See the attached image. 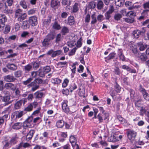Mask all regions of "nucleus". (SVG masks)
Here are the masks:
<instances>
[{"label": "nucleus", "mask_w": 149, "mask_h": 149, "mask_svg": "<svg viewBox=\"0 0 149 149\" xmlns=\"http://www.w3.org/2000/svg\"><path fill=\"white\" fill-rule=\"evenodd\" d=\"M137 134L136 132L134 130H128L127 131V137L128 139L131 141L134 140Z\"/></svg>", "instance_id": "f257e3e1"}, {"label": "nucleus", "mask_w": 149, "mask_h": 149, "mask_svg": "<svg viewBox=\"0 0 149 149\" xmlns=\"http://www.w3.org/2000/svg\"><path fill=\"white\" fill-rule=\"evenodd\" d=\"M32 117H29L24 123V127L31 128L34 126L35 124H33Z\"/></svg>", "instance_id": "f03ea898"}, {"label": "nucleus", "mask_w": 149, "mask_h": 149, "mask_svg": "<svg viewBox=\"0 0 149 149\" xmlns=\"http://www.w3.org/2000/svg\"><path fill=\"white\" fill-rule=\"evenodd\" d=\"M109 117V114L107 112L99 113L98 114V119L99 121V123H102L103 120L108 119Z\"/></svg>", "instance_id": "7ed1b4c3"}, {"label": "nucleus", "mask_w": 149, "mask_h": 149, "mask_svg": "<svg viewBox=\"0 0 149 149\" xmlns=\"http://www.w3.org/2000/svg\"><path fill=\"white\" fill-rule=\"evenodd\" d=\"M62 51L61 50H57L54 51L51 49L48 51L47 54L48 55H52L51 56L52 58H54L56 56H58L61 54Z\"/></svg>", "instance_id": "20e7f679"}, {"label": "nucleus", "mask_w": 149, "mask_h": 149, "mask_svg": "<svg viewBox=\"0 0 149 149\" xmlns=\"http://www.w3.org/2000/svg\"><path fill=\"white\" fill-rule=\"evenodd\" d=\"M27 87L29 88H31V91H32L33 92L38 88L39 86L38 84L35 82V81H33L28 84L27 86Z\"/></svg>", "instance_id": "39448f33"}, {"label": "nucleus", "mask_w": 149, "mask_h": 149, "mask_svg": "<svg viewBox=\"0 0 149 149\" xmlns=\"http://www.w3.org/2000/svg\"><path fill=\"white\" fill-rule=\"evenodd\" d=\"M146 32V30L143 28H142L141 30H136L134 31L133 34L134 37L136 38H139V35L144 34Z\"/></svg>", "instance_id": "423d86ee"}, {"label": "nucleus", "mask_w": 149, "mask_h": 149, "mask_svg": "<svg viewBox=\"0 0 149 149\" xmlns=\"http://www.w3.org/2000/svg\"><path fill=\"white\" fill-rule=\"evenodd\" d=\"M57 115L59 117L60 120H58L56 122V126L58 128H62L64 125V121L62 120L63 118L60 114H57Z\"/></svg>", "instance_id": "0eeeda50"}, {"label": "nucleus", "mask_w": 149, "mask_h": 149, "mask_svg": "<svg viewBox=\"0 0 149 149\" xmlns=\"http://www.w3.org/2000/svg\"><path fill=\"white\" fill-rule=\"evenodd\" d=\"M138 59L143 62L146 61L148 58L146 54L144 53H139L137 56Z\"/></svg>", "instance_id": "6e6552de"}, {"label": "nucleus", "mask_w": 149, "mask_h": 149, "mask_svg": "<svg viewBox=\"0 0 149 149\" xmlns=\"http://www.w3.org/2000/svg\"><path fill=\"white\" fill-rule=\"evenodd\" d=\"M82 39L81 38H80L77 41V43H74L73 42H71L68 44V46L70 47H72L74 46L75 45H76V47L77 49L78 48L80 47L82 45V43L81 42Z\"/></svg>", "instance_id": "1a4fd4ad"}, {"label": "nucleus", "mask_w": 149, "mask_h": 149, "mask_svg": "<svg viewBox=\"0 0 149 149\" xmlns=\"http://www.w3.org/2000/svg\"><path fill=\"white\" fill-rule=\"evenodd\" d=\"M68 101L66 100H64L62 103V109L63 112L68 113L69 111V108L68 106Z\"/></svg>", "instance_id": "9d476101"}, {"label": "nucleus", "mask_w": 149, "mask_h": 149, "mask_svg": "<svg viewBox=\"0 0 149 149\" xmlns=\"http://www.w3.org/2000/svg\"><path fill=\"white\" fill-rule=\"evenodd\" d=\"M140 109H138L140 111L139 115L140 116H143L144 114H145L146 112H147L148 109V107L146 106H142Z\"/></svg>", "instance_id": "9b49d317"}, {"label": "nucleus", "mask_w": 149, "mask_h": 149, "mask_svg": "<svg viewBox=\"0 0 149 149\" xmlns=\"http://www.w3.org/2000/svg\"><path fill=\"white\" fill-rule=\"evenodd\" d=\"M80 7V3L78 2H76L72 6L71 12L75 13L77 12Z\"/></svg>", "instance_id": "f8f14e48"}, {"label": "nucleus", "mask_w": 149, "mask_h": 149, "mask_svg": "<svg viewBox=\"0 0 149 149\" xmlns=\"http://www.w3.org/2000/svg\"><path fill=\"white\" fill-rule=\"evenodd\" d=\"M29 22L33 26H35L37 23V17L34 16L30 17Z\"/></svg>", "instance_id": "ddd939ff"}, {"label": "nucleus", "mask_w": 149, "mask_h": 149, "mask_svg": "<svg viewBox=\"0 0 149 149\" xmlns=\"http://www.w3.org/2000/svg\"><path fill=\"white\" fill-rule=\"evenodd\" d=\"M4 79L5 81L8 82H13L16 79V78L11 75H8L4 76Z\"/></svg>", "instance_id": "4468645a"}, {"label": "nucleus", "mask_w": 149, "mask_h": 149, "mask_svg": "<svg viewBox=\"0 0 149 149\" xmlns=\"http://www.w3.org/2000/svg\"><path fill=\"white\" fill-rule=\"evenodd\" d=\"M24 114V112L23 111H17L14 113L13 117H15L16 119L19 118H21Z\"/></svg>", "instance_id": "2eb2a0df"}, {"label": "nucleus", "mask_w": 149, "mask_h": 149, "mask_svg": "<svg viewBox=\"0 0 149 149\" xmlns=\"http://www.w3.org/2000/svg\"><path fill=\"white\" fill-rule=\"evenodd\" d=\"M5 87L7 89H11L13 91L15 90L16 88V86L15 85L10 83L6 84Z\"/></svg>", "instance_id": "dca6fc26"}, {"label": "nucleus", "mask_w": 149, "mask_h": 149, "mask_svg": "<svg viewBox=\"0 0 149 149\" xmlns=\"http://www.w3.org/2000/svg\"><path fill=\"white\" fill-rule=\"evenodd\" d=\"M137 45L140 51L144 50L147 47V45L145 44H143V42H140L137 43Z\"/></svg>", "instance_id": "f3484780"}, {"label": "nucleus", "mask_w": 149, "mask_h": 149, "mask_svg": "<svg viewBox=\"0 0 149 149\" xmlns=\"http://www.w3.org/2000/svg\"><path fill=\"white\" fill-rule=\"evenodd\" d=\"M113 6H112L105 14V16L107 19H109L111 17V14L113 12Z\"/></svg>", "instance_id": "a211bd4d"}, {"label": "nucleus", "mask_w": 149, "mask_h": 149, "mask_svg": "<svg viewBox=\"0 0 149 149\" xmlns=\"http://www.w3.org/2000/svg\"><path fill=\"white\" fill-rule=\"evenodd\" d=\"M22 126V123L17 122L14 124L12 127L13 129L15 130H18L21 128Z\"/></svg>", "instance_id": "6ab92c4d"}, {"label": "nucleus", "mask_w": 149, "mask_h": 149, "mask_svg": "<svg viewBox=\"0 0 149 149\" xmlns=\"http://www.w3.org/2000/svg\"><path fill=\"white\" fill-rule=\"evenodd\" d=\"M35 132V131L33 130H30L29 132L27 134L26 136V141H28L30 140L32 138Z\"/></svg>", "instance_id": "aec40b11"}, {"label": "nucleus", "mask_w": 149, "mask_h": 149, "mask_svg": "<svg viewBox=\"0 0 149 149\" xmlns=\"http://www.w3.org/2000/svg\"><path fill=\"white\" fill-rule=\"evenodd\" d=\"M7 18L4 14H0V24L4 25V24L7 21Z\"/></svg>", "instance_id": "412c9836"}, {"label": "nucleus", "mask_w": 149, "mask_h": 149, "mask_svg": "<svg viewBox=\"0 0 149 149\" xmlns=\"http://www.w3.org/2000/svg\"><path fill=\"white\" fill-rule=\"evenodd\" d=\"M108 140L109 142H115L119 140L118 137L116 136L111 135L109 137Z\"/></svg>", "instance_id": "4be33fe9"}, {"label": "nucleus", "mask_w": 149, "mask_h": 149, "mask_svg": "<svg viewBox=\"0 0 149 149\" xmlns=\"http://www.w3.org/2000/svg\"><path fill=\"white\" fill-rule=\"evenodd\" d=\"M1 99L2 101L5 102L4 104L5 106L7 105L10 103L9 102L10 97L8 96L1 97Z\"/></svg>", "instance_id": "5701e85b"}, {"label": "nucleus", "mask_w": 149, "mask_h": 149, "mask_svg": "<svg viewBox=\"0 0 149 149\" xmlns=\"http://www.w3.org/2000/svg\"><path fill=\"white\" fill-rule=\"evenodd\" d=\"M27 16V15L26 13H24L22 14L21 15H19V16H18L16 18H17V20L18 21L22 22L25 19Z\"/></svg>", "instance_id": "b1692460"}, {"label": "nucleus", "mask_w": 149, "mask_h": 149, "mask_svg": "<svg viewBox=\"0 0 149 149\" xmlns=\"http://www.w3.org/2000/svg\"><path fill=\"white\" fill-rule=\"evenodd\" d=\"M7 66L8 68L13 71L17 69V66L13 63L9 64Z\"/></svg>", "instance_id": "393cba45"}, {"label": "nucleus", "mask_w": 149, "mask_h": 149, "mask_svg": "<svg viewBox=\"0 0 149 149\" xmlns=\"http://www.w3.org/2000/svg\"><path fill=\"white\" fill-rule=\"evenodd\" d=\"M24 13L23 12V11L22 9H18L15 10V18L18 16H19V15H22V14Z\"/></svg>", "instance_id": "a878e982"}, {"label": "nucleus", "mask_w": 149, "mask_h": 149, "mask_svg": "<svg viewBox=\"0 0 149 149\" xmlns=\"http://www.w3.org/2000/svg\"><path fill=\"white\" fill-rule=\"evenodd\" d=\"M71 143L72 146L73 147L76 144V139L74 136H71L69 139Z\"/></svg>", "instance_id": "bb28decb"}, {"label": "nucleus", "mask_w": 149, "mask_h": 149, "mask_svg": "<svg viewBox=\"0 0 149 149\" xmlns=\"http://www.w3.org/2000/svg\"><path fill=\"white\" fill-rule=\"evenodd\" d=\"M137 47V45H132L130 47V49L134 54H137L138 53Z\"/></svg>", "instance_id": "cd10ccee"}, {"label": "nucleus", "mask_w": 149, "mask_h": 149, "mask_svg": "<svg viewBox=\"0 0 149 149\" xmlns=\"http://www.w3.org/2000/svg\"><path fill=\"white\" fill-rule=\"evenodd\" d=\"M43 95L42 92L37 91L34 93L35 97L36 99H40L41 98Z\"/></svg>", "instance_id": "c85d7f7f"}, {"label": "nucleus", "mask_w": 149, "mask_h": 149, "mask_svg": "<svg viewBox=\"0 0 149 149\" xmlns=\"http://www.w3.org/2000/svg\"><path fill=\"white\" fill-rule=\"evenodd\" d=\"M60 4V1L58 0H52L51 6L52 7H54L59 5Z\"/></svg>", "instance_id": "c756f323"}, {"label": "nucleus", "mask_w": 149, "mask_h": 149, "mask_svg": "<svg viewBox=\"0 0 149 149\" xmlns=\"http://www.w3.org/2000/svg\"><path fill=\"white\" fill-rule=\"evenodd\" d=\"M51 82L54 84H59L61 82V80L58 78H53L51 80Z\"/></svg>", "instance_id": "7c9ffc66"}, {"label": "nucleus", "mask_w": 149, "mask_h": 149, "mask_svg": "<svg viewBox=\"0 0 149 149\" xmlns=\"http://www.w3.org/2000/svg\"><path fill=\"white\" fill-rule=\"evenodd\" d=\"M52 27L54 29L56 30H59L61 29L60 25L56 21H55L53 24Z\"/></svg>", "instance_id": "2f4dec72"}, {"label": "nucleus", "mask_w": 149, "mask_h": 149, "mask_svg": "<svg viewBox=\"0 0 149 149\" xmlns=\"http://www.w3.org/2000/svg\"><path fill=\"white\" fill-rule=\"evenodd\" d=\"M69 30L68 27L65 26H63L62 27L61 33L63 35H65L66 33L69 32Z\"/></svg>", "instance_id": "473e14b6"}, {"label": "nucleus", "mask_w": 149, "mask_h": 149, "mask_svg": "<svg viewBox=\"0 0 149 149\" xmlns=\"http://www.w3.org/2000/svg\"><path fill=\"white\" fill-rule=\"evenodd\" d=\"M32 66L30 64H28L24 66V70L26 72L30 71L32 69Z\"/></svg>", "instance_id": "72a5a7b5"}, {"label": "nucleus", "mask_w": 149, "mask_h": 149, "mask_svg": "<svg viewBox=\"0 0 149 149\" xmlns=\"http://www.w3.org/2000/svg\"><path fill=\"white\" fill-rule=\"evenodd\" d=\"M77 85L74 83H73L69 85V89L70 92H72L77 88Z\"/></svg>", "instance_id": "f704fd0d"}, {"label": "nucleus", "mask_w": 149, "mask_h": 149, "mask_svg": "<svg viewBox=\"0 0 149 149\" xmlns=\"http://www.w3.org/2000/svg\"><path fill=\"white\" fill-rule=\"evenodd\" d=\"M68 22L69 25H72L74 24V17L73 16H70L68 17Z\"/></svg>", "instance_id": "c9c22d12"}, {"label": "nucleus", "mask_w": 149, "mask_h": 149, "mask_svg": "<svg viewBox=\"0 0 149 149\" xmlns=\"http://www.w3.org/2000/svg\"><path fill=\"white\" fill-rule=\"evenodd\" d=\"M5 8V9L3 10V12L4 13L6 14H11L13 13V10H11L9 9L8 8L6 4Z\"/></svg>", "instance_id": "e433bc0d"}, {"label": "nucleus", "mask_w": 149, "mask_h": 149, "mask_svg": "<svg viewBox=\"0 0 149 149\" xmlns=\"http://www.w3.org/2000/svg\"><path fill=\"white\" fill-rule=\"evenodd\" d=\"M45 38L50 41L55 38V35L52 33H50L47 35Z\"/></svg>", "instance_id": "4c0bfd02"}, {"label": "nucleus", "mask_w": 149, "mask_h": 149, "mask_svg": "<svg viewBox=\"0 0 149 149\" xmlns=\"http://www.w3.org/2000/svg\"><path fill=\"white\" fill-rule=\"evenodd\" d=\"M29 25L27 21H24L23 22L22 27L24 29H26L29 28Z\"/></svg>", "instance_id": "58836bf2"}, {"label": "nucleus", "mask_w": 149, "mask_h": 149, "mask_svg": "<svg viewBox=\"0 0 149 149\" xmlns=\"http://www.w3.org/2000/svg\"><path fill=\"white\" fill-rule=\"evenodd\" d=\"M22 71L20 70H19L15 71L14 72L15 76L17 78H19L22 76Z\"/></svg>", "instance_id": "ea45409f"}, {"label": "nucleus", "mask_w": 149, "mask_h": 149, "mask_svg": "<svg viewBox=\"0 0 149 149\" xmlns=\"http://www.w3.org/2000/svg\"><path fill=\"white\" fill-rule=\"evenodd\" d=\"M96 6L95 3L94 1L90 2L87 6V8L89 9H93Z\"/></svg>", "instance_id": "a19ab883"}, {"label": "nucleus", "mask_w": 149, "mask_h": 149, "mask_svg": "<svg viewBox=\"0 0 149 149\" xmlns=\"http://www.w3.org/2000/svg\"><path fill=\"white\" fill-rule=\"evenodd\" d=\"M127 16L131 18H134L136 16V13L133 11H130L127 13Z\"/></svg>", "instance_id": "79ce46f5"}, {"label": "nucleus", "mask_w": 149, "mask_h": 149, "mask_svg": "<svg viewBox=\"0 0 149 149\" xmlns=\"http://www.w3.org/2000/svg\"><path fill=\"white\" fill-rule=\"evenodd\" d=\"M22 104V102L20 100L17 101L15 104V108L16 109H19L21 107Z\"/></svg>", "instance_id": "37998d69"}, {"label": "nucleus", "mask_w": 149, "mask_h": 149, "mask_svg": "<svg viewBox=\"0 0 149 149\" xmlns=\"http://www.w3.org/2000/svg\"><path fill=\"white\" fill-rule=\"evenodd\" d=\"M20 5L24 9H26L27 8V6L26 3L24 0H22L19 2Z\"/></svg>", "instance_id": "c03bdc74"}, {"label": "nucleus", "mask_w": 149, "mask_h": 149, "mask_svg": "<svg viewBox=\"0 0 149 149\" xmlns=\"http://www.w3.org/2000/svg\"><path fill=\"white\" fill-rule=\"evenodd\" d=\"M72 2V0H63L62 3L65 6H70Z\"/></svg>", "instance_id": "a18cd8bd"}, {"label": "nucleus", "mask_w": 149, "mask_h": 149, "mask_svg": "<svg viewBox=\"0 0 149 149\" xmlns=\"http://www.w3.org/2000/svg\"><path fill=\"white\" fill-rule=\"evenodd\" d=\"M63 37L60 34H58L56 37L55 42L56 43H58L59 42L63 40Z\"/></svg>", "instance_id": "49530a36"}, {"label": "nucleus", "mask_w": 149, "mask_h": 149, "mask_svg": "<svg viewBox=\"0 0 149 149\" xmlns=\"http://www.w3.org/2000/svg\"><path fill=\"white\" fill-rule=\"evenodd\" d=\"M103 3L101 1H99L97 4V8L98 9L101 10L102 9L103 7Z\"/></svg>", "instance_id": "de8ad7c7"}, {"label": "nucleus", "mask_w": 149, "mask_h": 149, "mask_svg": "<svg viewBox=\"0 0 149 149\" xmlns=\"http://www.w3.org/2000/svg\"><path fill=\"white\" fill-rule=\"evenodd\" d=\"M33 109L32 105L29 103L27 106L24 108V110L26 112H30L32 111Z\"/></svg>", "instance_id": "09e8293b"}, {"label": "nucleus", "mask_w": 149, "mask_h": 149, "mask_svg": "<svg viewBox=\"0 0 149 149\" xmlns=\"http://www.w3.org/2000/svg\"><path fill=\"white\" fill-rule=\"evenodd\" d=\"M50 41L46 38H45L42 42V44L44 47L48 46L49 44Z\"/></svg>", "instance_id": "8fccbe9b"}, {"label": "nucleus", "mask_w": 149, "mask_h": 149, "mask_svg": "<svg viewBox=\"0 0 149 149\" xmlns=\"http://www.w3.org/2000/svg\"><path fill=\"white\" fill-rule=\"evenodd\" d=\"M77 50V47H74L70 51L68 54V55L69 56H71L74 55Z\"/></svg>", "instance_id": "3c124183"}, {"label": "nucleus", "mask_w": 149, "mask_h": 149, "mask_svg": "<svg viewBox=\"0 0 149 149\" xmlns=\"http://www.w3.org/2000/svg\"><path fill=\"white\" fill-rule=\"evenodd\" d=\"M41 110V108L40 107H38L36 110L34 111L32 115L37 116L38 114H39L40 113Z\"/></svg>", "instance_id": "603ef678"}, {"label": "nucleus", "mask_w": 149, "mask_h": 149, "mask_svg": "<svg viewBox=\"0 0 149 149\" xmlns=\"http://www.w3.org/2000/svg\"><path fill=\"white\" fill-rule=\"evenodd\" d=\"M68 63L66 61L59 62L57 63V65L59 66L60 67L63 68L65 66L67 65Z\"/></svg>", "instance_id": "864d4df0"}, {"label": "nucleus", "mask_w": 149, "mask_h": 149, "mask_svg": "<svg viewBox=\"0 0 149 149\" xmlns=\"http://www.w3.org/2000/svg\"><path fill=\"white\" fill-rule=\"evenodd\" d=\"M115 2L116 6H120L124 3V0H115Z\"/></svg>", "instance_id": "5fc2aeb1"}, {"label": "nucleus", "mask_w": 149, "mask_h": 149, "mask_svg": "<svg viewBox=\"0 0 149 149\" xmlns=\"http://www.w3.org/2000/svg\"><path fill=\"white\" fill-rule=\"evenodd\" d=\"M114 87L116 90V91L117 93H120V92L121 88L120 86L116 83L114 86Z\"/></svg>", "instance_id": "6e6d98bb"}, {"label": "nucleus", "mask_w": 149, "mask_h": 149, "mask_svg": "<svg viewBox=\"0 0 149 149\" xmlns=\"http://www.w3.org/2000/svg\"><path fill=\"white\" fill-rule=\"evenodd\" d=\"M69 82V80L67 79H65L62 83V87L63 88L66 87L68 85V84Z\"/></svg>", "instance_id": "4d7b16f0"}, {"label": "nucleus", "mask_w": 149, "mask_h": 149, "mask_svg": "<svg viewBox=\"0 0 149 149\" xmlns=\"http://www.w3.org/2000/svg\"><path fill=\"white\" fill-rule=\"evenodd\" d=\"M140 88H139V91H140L141 93L143 96V95H146L148 93L146 91V90L141 87V86H140Z\"/></svg>", "instance_id": "13d9d810"}, {"label": "nucleus", "mask_w": 149, "mask_h": 149, "mask_svg": "<svg viewBox=\"0 0 149 149\" xmlns=\"http://www.w3.org/2000/svg\"><path fill=\"white\" fill-rule=\"evenodd\" d=\"M92 21L91 23L92 24H95L97 22V19L96 17H95V15L93 14L91 15Z\"/></svg>", "instance_id": "bf43d9fd"}, {"label": "nucleus", "mask_w": 149, "mask_h": 149, "mask_svg": "<svg viewBox=\"0 0 149 149\" xmlns=\"http://www.w3.org/2000/svg\"><path fill=\"white\" fill-rule=\"evenodd\" d=\"M29 33L27 31H24L23 32L21 35V36L22 38H26L27 36H29Z\"/></svg>", "instance_id": "052dcab7"}, {"label": "nucleus", "mask_w": 149, "mask_h": 149, "mask_svg": "<svg viewBox=\"0 0 149 149\" xmlns=\"http://www.w3.org/2000/svg\"><path fill=\"white\" fill-rule=\"evenodd\" d=\"M36 12L35 8H33L30 10L28 11V14L29 15H31L35 14Z\"/></svg>", "instance_id": "680f3d73"}, {"label": "nucleus", "mask_w": 149, "mask_h": 149, "mask_svg": "<svg viewBox=\"0 0 149 149\" xmlns=\"http://www.w3.org/2000/svg\"><path fill=\"white\" fill-rule=\"evenodd\" d=\"M142 100L141 99H140L136 101L135 103V105L136 107H140L141 103L142 102Z\"/></svg>", "instance_id": "e2e57ef3"}, {"label": "nucleus", "mask_w": 149, "mask_h": 149, "mask_svg": "<svg viewBox=\"0 0 149 149\" xmlns=\"http://www.w3.org/2000/svg\"><path fill=\"white\" fill-rule=\"evenodd\" d=\"M27 98L29 101L31 102L34 99L33 95L32 93L29 94Z\"/></svg>", "instance_id": "0e129e2a"}, {"label": "nucleus", "mask_w": 149, "mask_h": 149, "mask_svg": "<svg viewBox=\"0 0 149 149\" xmlns=\"http://www.w3.org/2000/svg\"><path fill=\"white\" fill-rule=\"evenodd\" d=\"M43 70L46 74L49 72L51 70V68L49 66H46L43 68Z\"/></svg>", "instance_id": "69168bd1"}, {"label": "nucleus", "mask_w": 149, "mask_h": 149, "mask_svg": "<svg viewBox=\"0 0 149 149\" xmlns=\"http://www.w3.org/2000/svg\"><path fill=\"white\" fill-rule=\"evenodd\" d=\"M38 75L41 77H43L45 76V74L43 70L40 69L38 71Z\"/></svg>", "instance_id": "338daca9"}, {"label": "nucleus", "mask_w": 149, "mask_h": 149, "mask_svg": "<svg viewBox=\"0 0 149 149\" xmlns=\"http://www.w3.org/2000/svg\"><path fill=\"white\" fill-rule=\"evenodd\" d=\"M121 17V15L119 13L116 14L114 16L115 19L117 21L120 20Z\"/></svg>", "instance_id": "774afa93"}]
</instances>
